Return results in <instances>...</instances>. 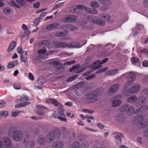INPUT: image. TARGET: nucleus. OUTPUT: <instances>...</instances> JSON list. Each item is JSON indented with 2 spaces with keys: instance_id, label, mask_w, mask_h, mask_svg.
I'll return each instance as SVG.
<instances>
[{
  "instance_id": "nucleus-1",
  "label": "nucleus",
  "mask_w": 148,
  "mask_h": 148,
  "mask_svg": "<svg viewBox=\"0 0 148 148\" xmlns=\"http://www.w3.org/2000/svg\"><path fill=\"white\" fill-rule=\"evenodd\" d=\"M146 101V99L144 97L139 98V99L137 100L136 97L134 95L131 96L127 98V101L130 103H133L135 102L136 105L137 107H138V103L139 104H140V108L137 109L136 110L135 112L136 113L143 112V111L148 110V108H147L146 106L143 105V103L144 102H145Z\"/></svg>"
},
{
  "instance_id": "nucleus-2",
  "label": "nucleus",
  "mask_w": 148,
  "mask_h": 148,
  "mask_svg": "<svg viewBox=\"0 0 148 148\" xmlns=\"http://www.w3.org/2000/svg\"><path fill=\"white\" fill-rule=\"evenodd\" d=\"M110 17L107 14H100L98 16V20L97 17L93 15L89 16L87 18V20L89 22H92L101 26H104L105 21L109 20Z\"/></svg>"
},
{
  "instance_id": "nucleus-3",
  "label": "nucleus",
  "mask_w": 148,
  "mask_h": 148,
  "mask_svg": "<svg viewBox=\"0 0 148 148\" xmlns=\"http://www.w3.org/2000/svg\"><path fill=\"white\" fill-rule=\"evenodd\" d=\"M134 124L140 125L142 127H147V129L145 130L144 134L146 137H148V119H144L143 116L138 115L132 121Z\"/></svg>"
},
{
  "instance_id": "nucleus-4",
  "label": "nucleus",
  "mask_w": 148,
  "mask_h": 148,
  "mask_svg": "<svg viewBox=\"0 0 148 148\" xmlns=\"http://www.w3.org/2000/svg\"><path fill=\"white\" fill-rule=\"evenodd\" d=\"M8 136L10 137H12L15 141H19L23 137L22 132L16 130L15 127L10 128L8 132Z\"/></svg>"
},
{
  "instance_id": "nucleus-5",
  "label": "nucleus",
  "mask_w": 148,
  "mask_h": 148,
  "mask_svg": "<svg viewBox=\"0 0 148 148\" xmlns=\"http://www.w3.org/2000/svg\"><path fill=\"white\" fill-rule=\"evenodd\" d=\"M102 89L100 90L93 91L88 92L86 96V98L89 103L94 102L98 100L97 96L98 94L101 95L103 92Z\"/></svg>"
},
{
  "instance_id": "nucleus-6",
  "label": "nucleus",
  "mask_w": 148,
  "mask_h": 148,
  "mask_svg": "<svg viewBox=\"0 0 148 148\" xmlns=\"http://www.w3.org/2000/svg\"><path fill=\"white\" fill-rule=\"evenodd\" d=\"M46 102L48 103H51L55 106H58V111L60 112L61 116H62L63 117H65V115L63 113V112L64 110V109L63 108V106L60 103L58 102V101L54 99H48L46 100Z\"/></svg>"
},
{
  "instance_id": "nucleus-7",
  "label": "nucleus",
  "mask_w": 148,
  "mask_h": 148,
  "mask_svg": "<svg viewBox=\"0 0 148 148\" xmlns=\"http://www.w3.org/2000/svg\"><path fill=\"white\" fill-rule=\"evenodd\" d=\"M123 95H117L112 97L110 100L112 106L113 107H117L120 106L122 102L121 99Z\"/></svg>"
},
{
  "instance_id": "nucleus-8",
  "label": "nucleus",
  "mask_w": 148,
  "mask_h": 148,
  "mask_svg": "<svg viewBox=\"0 0 148 148\" xmlns=\"http://www.w3.org/2000/svg\"><path fill=\"white\" fill-rule=\"evenodd\" d=\"M60 133L58 129L56 128L52 132H49L47 135V140L49 142H52L53 141L54 138L58 134Z\"/></svg>"
},
{
  "instance_id": "nucleus-9",
  "label": "nucleus",
  "mask_w": 148,
  "mask_h": 148,
  "mask_svg": "<svg viewBox=\"0 0 148 148\" xmlns=\"http://www.w3.org/2000/svg\"><path fill=\"white\" fill-rule=\"evenodd\" d=\"M108 60V59L106 58L101 61L98 60L93 63L91 66L90 68L92 69H97L102 67L101 64L106 62Z\"/></svg>"
},
{
  "instance_id": "nucleus-10",
  "label": "nucleus",
  "mask_w": 148,
  "mask_h": 148,
  "mask_svg": "<svg viewBox=\"0 0 148 148\" xmlns=\"http://www.w3.org/2000/svg\"><path fill=\"white\" fill-rule=\"evenodd\" d=\"M132 82L128 81L126 82L124 85L123 87V95L125 96H128L130 95V90L131 88L130 87L132 84Z\"/></svg>"
},
{
  "instance_id": "nucleus-11",
  "label": "nucleus",
  "mask_w": 148,
  "mask_h": 148,
  "mask_svg": "<svg viewBox=\"0 0 148 148\" xmlns=\"http://www.w3.org/2000/svg\"><path fill=\"white\" fill-rule=\"evenodd\" d=\"M3 144L2 140H0V148L2 147V145L5 146V148H12L11 146V142L10 139L7 137H4L2 139Z\"/></svg>"
},
{
  "instance_id": "nucleus-12",
  "label": "nucleus",
  "mask_w": 148,
  "mask_h": 148,
  "mask_svg": "<svg viewBox=\"0 0 148 148\" xmlns=\"http://www.w3.org/2000/svg\"><path fill=\"white\" fill-rule=\"evenodd\" d=\"M21 99L23 103L15 105V108H20L21 107L24 106L29 104V103L28 102V98L26 96L24 95L21 96Z\"/></svg>"
},
{
  "instance_id": "nucleus-13",
  "label": "nucleus",
  "mask_w": 148,
  "mask_h": 148,
  "mask_svg": "<svg viewBox=\"0 0 148 148\" xmlns=\"http://www.w3.org/2000/svg\"><path fill=\"white\" fill-rule=\"evenodd\" d=\"M77 18L75 15H67L63 19L62 21L66 23H72L74 22Z\"/></svg>"
},
{
  "instance_id": "nucleus-14",
  "label": "nucleus",
  "mask_w": 148,
  "mask_h": 148,
  "mask_svg": "<svg viewBox=\"0 0 148 148\" xmlns=\"http://www.w3.org/2000/svg\"><path fill=\"white\" fill-rule=\"evenodd\" d=\"M120 87V85L117 84H114L111 85L108 89V92L112 94L116 92Z\"/></svg>"
},
{
  "instance_id": "nucleus-15",
  "label": "nucleus",
  "mask_w": 148,
  "mask_h": 148,
  "mask_svg": "<svg viewBox=\"0 0 148 148\" xmlns=\"http://www.w3.org/2000/svg\"><path fill=\"white\" fill-rule=\"evenodd\" d=\"M21 59L22 62L24 63V65L26 66H28L27 61V52L26 51H23L21 54Z\"/></svg>"
},
{
  "instance_id": "nucleus-16",
  "label": "nucleus",
  "mask_w": 148,
  "mask_h": 148,
  "mask_svg": "<svg viewBox=\"0 0 148 148\" xmlns=\"http://www.w3.org/2000/svg\"><path fill=\"white\" fill-rule=\"evenodd\" d=\"M64 143L60 140H58L54 142L52 144V148H64Z\"/></svg>"
},
{
  "instance_id": "nucleus-17",
  "label": "nucleus",
  "mask_w": 148,
  "mask_h": 148,
  "mask_svg": "<svg viewBox=\"0 0 148 148\" xmlns=\"http://www.w3.org/2000/svg\"><path fill=\"white\" fill-rule=\"evenodd\" d=\"M46 51V50L44 49H41L37 51V53L38 55L36 57L37 59L39 61H41V59L44 58V56Z\"/></svg>"
},
{
  "instance_id": "nucleus-18",
  "label": "nucleus",
  "mask_w": 148,
  "mask_h": 148,
  "mask_svg": "<svg viewBox=\"0 0 148 148\" xmlns=\"http://www.w3.org/2000/svg\"><path fill=\"white\" fill-rule=\"evenodd\" d=\"M140 86L139 84H134L130 90V94L137 93L140 90Z\"/></svg>"
},
{
  "instance_id": "nucleus-19",
  "label": "nucleus",
  "mask_w": 148,
  "mask_h": 148,
  "mask_svg": "<svg viewBox=\"0 0 148 148\" xmlns=\"http://www.w3.org/2000/svg\"><path fill=\"white\" fill-rule=\"evenodd\" d=\"M82 67L79 65L74 66L70 70V72H74L75 73H78L83 71V70L82 69Z\"/></svg>"
},
{
  "instance_id": "nucleus-20",
  "label": "nucleus",
  "mask_w": 148,
  "mask_h": 148,
  "mask_svg": "<svg viewBox=\"0 0 148 148\" xmlns=\"http://www.w3.org/2000/svg\"><path fill=\"white\" fill-rule=\"evenodd\" d=\"M115 138V141L116 143L118 144L120 143L121 141V137H123V135L120 132H115L114 133Z\"/></svg>"
},
{
  "instance_id": "nucleus-21",
  "label": "nucleus",
  "mask_w": 148,
  "mask_h": 148,
  "mask_svg": "<svg viewBox=\"0 0 148 148\" xmlns=\"http://www.w3.org/2000/svg\"><path fill=\"white\" fill-rule=\"evenodd\" d=\"M53 116L55 118H57L59 119L60 120L62 121L66 122L67 120L63 117L62 116H61L60 113H58L57 112H54L52 114Z\"/></svg>"
},
{
  "instance_id": "nucleus-22",
  "label": "nucleus",
  "mask_w": 148,
  "mask_h": 148,
  "mask_svg": "<svg viewBox=\"0 0 148 148\" xmlns=\"http://www.w3.org/2000/svg\"><path fill=\"white\" fill-rule=\"evenodd\" d=\"M127 74V80L128 81L132 82L136 78V76L135 74L133 72H130Z\"/></svg>"
},
{
  "instance_id": "nucleus-23",
  "label": "nucleus",
  "mask_w": 148,
  "mask_h": 148,
  "mask_svg": "<svg viewBox=\"0 0 148 148\" xmlns=\"http://www.w3.org/2000/svg\"><path fill=\"white\" fill-rule=\"evenodd\" d=\"M38 110L37 112L40 115H42L44 114L43 110L46 108L41 105H38L36 106Z\"/></svg>"
},
{
  "instance_id": "nucleus-24",
  "label": "nucleus",
  "mask_w": 148,
  "mask_h": 148,
  "mask_svg": "<svg viewBox=\"0 0 148 148\" xmlns=\"http://www.w3.org/2000/svg\"><path fill=\"white\" fill-rule=\"evenodd\" d=\"M16 45V42L15 41H12L10 44L9 47L7 49L8 52H11L14 48Z\"/></svg>"
},
{
  "instance_id": "nucleus-25",
  "label": "nucleus",
  "mask_w": 148,
  "mask_h": 148,
  "mask_svg": "<svg viewBox=\"0 0 148 148\" xmlns=\"http://www.w3.org/2000/svg\"><path fill=\"white\" fill-rule=\"evenodd\" d=\"M83 8V6L80 5H77L73 8V12L75 13H79Z\"/></svg>"
},
{
  "instance_id": "nucleus-26",
  "label": "nucleus",
  "mask_w": 148,
  "mask_h": 148,
  "mask_svg": "<svg viewBox=\"0 0 148 148\" xmlns=\"http://www.w3.org/2000/svg\"><path fill=\"white\" fill-rule=\"evenodd\" d=\"M118 73L119 71L117 69H114L107 71L106 74L107 75H114Z\"/></svg>"
},
{
  "instance_id": "nucleus-27",
  "label": "nucleus",
  "mask_w": 148,
  "mask_h": 148,
  "mask_svg": "<svg viewBox=\"0 0 148 148\" xmlns=\"http://www.w3.org/2000/svg\"><path fill=\"white\" fill-rule=\"evenodd\" d=\"M54 44L56 47H66L67 44L65 42H54Z\"/></svg>"
},
{
  "instance_id": "nucleus-28",
  "label": "nucleus",
  "mask_w": 148,
  "mask_h": 148,
  "mask_svg": "<svg viewBox=\"0 0 148 148\" xmlns=\"http://www.w3.org/2000/svg\"><path fill=\"white\" fill-rule=\"evenodd\" d=\"M37 141L38 143L40 145H43L45 142V139L42 136H38Z\"/></svg>"
},
{
  "instance_id": "nucleus-29",
  "label": "nucleus",
  "mask_w": 148,
  "mask_h": 148,
  "mask_svg": "<svg viewBox=\"0 0 148 148\" xmlns=\"http://www.w3.org/2000/svg\"><path fill=\"white\" fill-rule=\"evenodd\" d=\"M59 25L58 23H54L48 25L46 28V29L49 30L57 27Z\"/></svg>"
},
{
  "instance_id": "nucleus-30",
  "label": "nucleus",
  "mask_w": 148,
  "mask_h": 148,
  "mask_svg": "<svg viewBox=\"0 0 148 148\" xmlns=\"http://www.w3.org/2000/svg\"><path fill=\"white\" fill-rule=\"evenodd\" d=\"M18 64V61L15 60L13 62H9L8 65L7 67L8 68L11 69L14 67Z\"/></svg>"
},
{
  "instance_id": "nucleus-31",
  "label": "nucleus",
  "mask_w": 148,
  "mask_h": 148,
  "mask_svg": "<svg viewBox=\"0 0 148 148\" xmlns=\"http://www.w3.org/2000/svg\"><path fill=\"white\" fill-rule=\"evenodd\" d=\"M62 28L65 29H76L74 26L73 25H64L62 26Z\"/></svg>"
},
{
  "instance_id": "nucleus-32",
  "label": "nucleus",
  "mask_w": 148,
  "mask_h": 148,
  "mask_svg": "<svg viewBox=\"0 0 148 148\" xmlns=\"http://www.w3.org/2000/svg\"><path fill=\"white\" fill-rule=\"evenodd\" d=\"M68 34V32L66 31H65L64 32H58L56 33L55 35L58 37H61L66 36Z\"/></svg>"
},
{
  "instance_id": "nucleus-33",
  "label": "nucleus",
  "mask_w": 148,
  "mask_h": 148,
  "mask_svg": "<svg viewBox=\"0 0 148 148\" xmlns=\"http://www.w3.org/2000/svg\"><path fill=\"white\" fill-rule=\"evenodd\" d=\"M90 5L93 8H96L99 7V4L96 1H92L90 3Z\"/></svg>"
},
{
  "instance_id": "nucleus-34",
  "label": "nucleus",
  "mask_w": 148,
  "mask_h": 148,
  "mask_svg": "<svg viewBox=\"0 0 148 148\" xmlns=\"http://www.w3.org/2000/svg\"><path fill=\"white\" fill-rule=\"evenodd\" d=\"M99 2L104 5H110L111 4L110 0H99Z\"/></svg>"
},
{
  "instance_id": "nucleus-35",
  "label": "nucleus",
  "mask_w": 148,
  "mask_h": 148,
  "mask_svg": "<svg viewBox=\"0 0 148 148\" xmlns=\"http://www.w3.org/2000/svg\"><path fill=\"white\" fill-rule=\"evenodd\" d=\"M8 114V112L6 111H0V118H5Z\"/></svg>"
},
{
  "instance_id": "nucleus-36",
  "label": "nucleus",
  "mask_w": 148,
  "mask_h": 148,
  "mask_svg": "<svg viewBox=\"0 0 148 148\" xmlns=\"http://www.w3.org/2000/svg\"><path fill=\"white\" fill-rule=\"evenodd\" d=\"M2 11L5 14H8L11 12V10L9 7H5L3 8Z\"/></svg>"
},
{
  "instance_id": "nucleus-37",
  "label": "nucleus",
  "mask_w": 148,
  "mask_h": 148,
  "mask_svg": "<svg viewBox=\"0 0 148 148\" xmlns=\"http://www.w3.org/2000/svg\"><path fill=\"white\" fill-rule=\"evenodd\" d=\"M80 145L77 141H75L73 143L72 145V148H80Z\"/></svg>"
},
{
  "instance_id": "nucleus-38",
  "label": "nucleus",
  "mask_w": 148,
  "mask_h": 148,
  "mask_svg": "<svg viewBox=\"0 0 148 148\" xmlns=\"http://www.w3.org/2000/svg\"><path fill=\"white\" fill-rule=\"evenodd\" d=\"M82 94V92L78 90H75L73 94V97H79Z\"/></svg>"
},
{
  "instance_id": "nucleus-39",
  "label": "nucleus",
  "mask_w": 148,
  "mask_h": 148,
  "mask_svg": "<svg viewBox=\"0 0 148 148\" xmlns=\"http://www.w3.org/2000/svg\"><path fill=\"white\" fill-rule=\"evenodd\" d=\"M16 3L21 6H25L26 4V2L24 0H16Z\"/></svg>"
},
{
  "instance_id": "nucleus-40",
  "label": "nucleus",
  "mask_w": 148,
  "mask_h": 148,
  "mask_svg": "<svg viewBox=\"0 0 148 148\" xmlns=\"http://www.w3.org/2000/svg\"><path fill=\"white\" fill-rule=\"evenodd\" d=\"M134 112V108L132 106L129 107L127 111V113L128 114H133Z\"/></svg>"
},
{
  "instance_id": "nucleus-41",
  "label": "nucleus",
  "mask_w": 148,
  "mask_h": 148,
  "mask_svg": "<svg viewBox=\"0 0 148 148\" xmlns=\"http://www.w3.org/2000/svg\"><path fill=\"white\" fill-rule=\"evenodd\" d=\"M78 76V75H76L72 76L71 77L66 80V81L68 82L72 81L74 80L75 79H76Z\"/></svg>"
},
{
  "instance_id": "nucleus-42",
  "label": "nucleus",
  "mask_w": 148,
  "mask_h": 148,
  "mask_svg": "<svg viewBox=\"0 0 148 148\" xmlns=\"http://www.w3.org/2000/svg\"><path fill=\"white\" fill-rule=\"evenodd\" d=\"M73 42H71L67 44L66 47L69 48H77L78 44H77V45H74Z\"/></svg>"
},
{
  "instance_id": "nucleus-43",
  "label": "nucleus",
  "mask_w": 148,
  "mask_h": 148,
  "mask_svg": "<svg viewBox=\"0 0 148 148\" xmlns=\"http://www.w3.org/2000/svg\"><path fill=\"white\" fill-rule=\"evenodd\" d=\"M49 64L53 66H56L60 64V62L58 61L53 60L49 62Z\"/></svg>"
},
{
  "instance_id": "nucleus-44",
  "label": "nucleus",
  "mask_w": 148,
  "mask_h": 148,
  "mask_svg": "<svg viewBox=\"0 0 148 148\" xmlns=\"http://www.w3.org/2000/svg\"><path fill=\"white\" fill-rule=\"evenodd\" d=\"M108 69V68L107 67L103 68L97 71L96 72L97 74H99L102 72H105Z\"/></svg>"
},
{
  "instance_id": "nucleus-45",
  "label": "nucleus",
  "mask_w": 148,
  "mask_h": 148,
  "mask_svg": "<svg viewBox=\"0 0 148 148\" xmlns=\"http://www.w3.org/2000/svg\"><path fill=\"white\" fill-rule=\"evenodd\" d=\"M86 12L92 14H96L97 13V10L94 9L93 10H90L89 8H86Z\"/></svg>"
},
{
  "instance_id": "nucleus-46",
  "label": "nucleus",
  "mask_w": 148,
  "mask_h": 148,
  "mask_svg": "<svg viewBox=\"0 0 148 148\" xmlns=\"http://www.w3.org/2000/svg\"><path fill=\"white\" fill-rule=\"evenodd\" d=\"M40 19H41L39 18L36 19L33 21L34 23V26H37L38 25Z\"/></svg>"
},
{
  "instance_id": "nucleus-47",
  "label": "nucleus",
  "mask_w": 148,
  "mask_h": 148,
  "mask_svg": "<svg viewBox=\"0 0 148 148\" xmlns=\"http://www.w3.org/2000/svg\"><path fill=\"white\" fill-rule=\"evenodd\" d=\"M131 61L132 64H134L138 62L139 59L136 57H133L131 58Z\"/></svg>"
},
{
  "instance_id": "nucleus-48",
  "label": "nucleus",
  "mask_w": 148,
  "mask_h": 148,
  "mask_svg": "<svg viewBox=\"0 0 148 148\" xmlns=\"http://www.w3.org/2000/svg\"><path fill=\"white\" fill-rule=\"evenodd\" d=\"M47 41H41L39 42L38 44L39 47H44V44L46 42H47Z\"/></svg>"
},
{
  "instance_id": "nucleus-49",
  "label": "nucleus",
  "mask_w": 148,
  "mask_h": 148,
  "mask_svg": "<svg viewBox=\"0 0 148 148\" xmlns=\"http://www.w3.org/2000/svg\"><path fill=\"white\" fill-rule=\"evenodd\" d=\"M76 61L75 60H72L68 62H66L64 63L65 65H70L75 63Z\"/></svg>"
},
{
  "instance_id": "nucleus-50",
  "label": "nucleus",
  "mask_w": 148,
  "mask_h": 148,
  "mask_svg": "<svg viewBox=\"0 0 148 148\" xmlns=\"http://www.w3.org/2000/svg\"><path fill=\"white\" fill-rule=\"evenodd\" d=\"M84 86V82H81L78 83L76 85V87L77 88H80L83 87Z\"/></svg>"
},
{
  "instance_id": "nucleus-51",
  "label": "nucleus",
  "mask_w": 148,
  "mask_h": 148,
  "mask_svg": "<svg viewBox=\"0 0 148 148\" xmlns=\"http://www.w3.org/2000/svg\"><path fill=\"white\" fill-rule=\"evenodd\" d=\"M127 105H122L120 108V109L121 111H124L127 109Z\"/></svg>"
},
{
  "instance_id": "nucleus-52",
  "label": "nucleus",
  "mask_w": 148,
  "mask_h": 148,
  "mask_svg": "<svg viewBox=\"0 0 148 148\" xmlns=\"http://www.w3.org/2000/svg\"><path fill=\"white\" fill-rule=\"evenodd\" d=\"M96 76V75L95 74H93L87 76L86 78L87 80H90L91 79H93V78Z\"/></svg>"
},
{
  "instance_id": "nucleus-53",
  "label": "nucleus",
  "mask_w": 148,
  "mask_h": 148,
  "mask_svg": "<svg viewBox=\"0 0 148 148\" xmlns=\"http://www.w3.org/2000/svg\"><path fill=\"white\" fill-rule=\"evenodd\" d=\"M115 119L117 121H120L122 119V116L121 115L118 114L116 116Z\"/></svg>"
},
{
  "instance_id": "nucleus-54",
  "label": "nucleus",
  "mask_w": 148,
  "mask_h": 148,
  "mask_svg": "<svg viewBox=\"0 0 148 148\" xmlns=\"http://www.w3.org/2000/svg\"><path fill=\"white\" fill-rule=\"evenodd\" d=\"M97 126L99 129L101 130L103 129L105 127L104 125L100 123H98Z\"/></svg>"
},
{
  "instance_id": "nucleus-55",
  "label": "nucleus",
  "mask_w": 148,
  "mask_h": 148,
  "mask_svg": "<svg viewBox=\"0 0 148 148\" xmlns=\"http://www.w3.org/2000/svg\"><path fill=\"white\" fill-rule=\"evenodd\" d=\"M14 88L16 90H19L21 88L20 85L18 84H15L13 86Z\"/></svg>"
},
{
  "instance_id": "nucleus-56",
  "label": "nucleus",
  "mask_w": 148,
  "mask_h": 148,
  "mask_svg": "<svg viewBox=\"0 0 148 148\" xmlns=\"http://www.w3.org/2000/svg\"><path fill=\"white\" fill-rule=\"evenodd\" d=\"M5 103L3 100H0V108H2L5 106Z\"/></svg>"
},
{
  "instance_id": "nucleus-57",
  "label": "nucleus",
  "mask_w": 148,
  "mask_h": 148,
  "mask_svg": "<svg viewBox=\"0 0 148 148\" xmlns=\"http://www.w3.org/2000/svg\"><path fill=\"white\" fill-rule=\"evenodd\" d=\"M29 78L32 81H33L34 79V77L33 75L31 73H29L28 74Z\"/></svg>"
},
{
  "instance_id": "nucleus-58",
  "label": "nucleus",
  "mask_w": 148,
  "mask_h": 148,
  "mask_svg": "<svg viewBox=\"0 0 148 148\" xmlns=\"http://www.w3.org/2000/svg\"><path fill=\"white\" fill-rule=\"evenodd\" d=\"M143 94L147 95V98L148 99V88H146L144 89L143 91Z\"/></svg>"
},
{
  "instance_id": "nucleus-59",
  "label": "nucleus",
  "mask_w": 148,
  "mask_h": 148,
  "mask_svg": "<svg viewBox=\"0 0 148 148\" xmlns=\"http://www.w3.org/2000/svg\"><path fill=\"white\" fill-rule=\"evenodd\" d=\"M83 110L85 112H86L88 113H93L94 112V111L92 110L88 109H84Z\"/></svg>"
},
{
  "instance_id": "nucleus-60",
  "label": "nucleus",
  "mask_w": 148,
  "mask_h": 148,
  "mask_svg": "<svg viewBox=\"0 0 148 148\" xmlns=\"http://www.w3.org/2000/svg\"><path fill=\"white\" fill-rule=\"evenodd\" d=\"M19 112L18 111L14 112L12 113V116L14 117H16L19 114Z\"/></svg>"
},
{
  "instance_id": "nucleus-61",
  "label": "nucleus",
  "mask_w": 148,
  "mask_h": 148,
  "mask_svg": "<svg viewBox=\"0 0 148 148\" xmlns=\"http://www.w3.org/2000/svg\"><path fill=\"white\" fill-rule=\"evenodd\" d=\"M140 52L142 53H145L146 54L148 55V49H143L140 50Z\"/></svg>"
},
{
  "instance_id": "nucleus-62",
  "label": "nucleus",
  "mask_w": 148,
  "mask_h": 148,
  "mask_svg": "<svg viewBox=\"0 0 148 148\" xmlns=\"http://www.w3.org/2000/svg\"><path fill=\"white\" fill-rule=\"evenodd\" d=\"M34 8H37L39 7L40 6V3L38 2H37L34 4Z\"/></svg>"
},
{
  "instance_id": "nucleus-63",
  "label": "nucleus",
  "mask_w": 148,
  "mask_h": 148,
  "mask_svg": "<svg viewBox=\"0 0 148 148\" xmlns=\"http://www.w3.org/2000/svg\"><path fill=\"white\" fill-rule=\"evenodd\" d=\"M143 66L144 67H148V61H145L143 62Z\"/></svg>"
},
{
  "instance_id": "nucleus-64",
  "label": "nucleus",
  "mask_w": 148,
  "mask_h": 148,
  "mask_svg": "<svg viewBox=\"0 0 148 148\" xmlns=\"http://www.w3.org/2000/svg\"><path fill=\"white\" fill-rule=\"evenodd\" d=\"M136 27L138 30H142L144 28V27L142 25L138 24H136Z\"/></svg>"
}]
</instances>
